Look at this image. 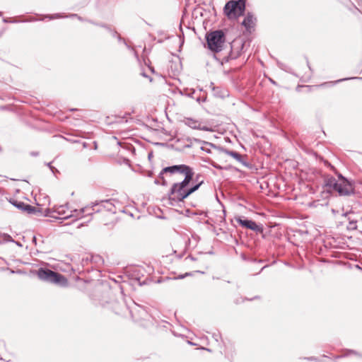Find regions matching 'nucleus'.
<instances>
[{
    "instance_id": "obj_1",
    "label": "nucleus",
    "mask_w": 362,
    "mask_h": 362,
    "mask_svg": "<svg viewBox=\"0 0 362 362\" xmlns=\"http://www.w3.org/2000/svg\"><path fill=\"white\" fill-rule=\"evenodd\" d=\"M167 173L170 175L182 174L185 175V178L182 182L173 184L170 189L166 201L171 206H175L179 202L183 201L189 194L197 191L203 183V181H201L194 186H189L190 181L193 178L194 171L192 168L186 165H176L163 168L159 175V179L161 181L157 179L155 182L158 185H166L167 181L165 179L164 175Z\"/></svg>"
},
{
    "instance_id": "obj_2",
    "label": "nucleus",
    "mask_w": 362,
    "mask_h": 362,
    "mask_svg": "<svg viewBox=\"0 0 362 362\" xmlns=\"http://www.w3.org/2000/svg\"><path fill=\"white\" fill-rule=\"evenodd\" d=\"M325 185L329 192H336L339 196H348L354 192V182L348 180L341 174H338L337 178L327 176L325 179Z\"/></svg>"
},
{
    "instance_id": "obj_3",
    "label": "nucleus",
    "mask_w": 362,
    "mask_h": 362,
    "mask_svg": "<svg viewBox=\"0 0 362 362\" xmlns=\"http://www.w3.org/2000/svg\"><path fill=\"white\" fill-rule=\"evenodd\" d=\"M204 47L214 53L216 60L219 61L215 54L221 52L224 48L226 40L225 32L221 29L210 31L206 33Z\"/></svg>"
},
{
    "instance_id": "obj_4",
    "label": "nucleus",
    "mask_w": 362,
    "mask_h": 362,
    "mask_svg": "<svg viewBox=\"0 0 362 362\" xmlns=\"http://www.w3.org/2000/svg\"><path fill=\"white\" fill-rule=\"evenodd\" d=\"M246 0H229L223 7V13L229 20H237L244 16Z\"/></svg>"
},
{
    "instance_id": "obj_5",
    "label": "nucleus",
    "mask_w": 362,
    "mask_h": 362,
    "mask_svg": "<svg viewBox=\"0 0 362 362\" xmlns=\"http://www.w3.org/2000/svg\"><path fill=\"white\" fill-rule=\"evenodd\" d=\"M93 209L92 207L87 206L80 210L70 211L68 206L61 205L56 208L55 212L59 215V218L67 219L68 218L74 217L76 219L83 218L85 216L91 215Z\"/></svg>"
},
{
    "instance_id": "obj_6",
    "label": "nucleus",
    "mask_w": 362,
    "mask_h": 362,
    "mask_svg": "<svg viewBox=\"0 0 362 362\" xmlns=\"http://www.w3.org/2000/svg\"><path fill=\"white\" fill-rule=\"evenodd\" d=\"M201 149L215 156L223 157L225 156H230L233 158H242L239 153L225 149L223 147L217 146L209 142H204V146H202Z\"/></svg>"
},
{
    "instance_id": "obj_7",
    "label": "nucleus",
    "mask_w": 362,
    "mask_h": 362,
    "mask_svg": "<svg viewBox=\"0 0 362 362\" xmlns=\"http://www.w3.org/2000/svg\"><path fill=\"white\" fill-rule=\"evenodd\" d=\"M37 276L43 281H49L51 283H60L64 280V276L49 269H40L37 271Z\"/></svg>"
},
{
    "instance_id": "obj_8",
    "label": "nucleus",
    "mask_w": 362,
    "mask_h": 362,
    "mask_svg": "<svg viewBox=\"0 0 362 362\" xmlns=\"http://www.w3.org/2000/svg\"><path fill=\"white\" fill-rule=\"evenodd\" d=\"M257 22V18L252 12H247L241 25L245 28L246 31L251 33Z\"/></svg>"
},
{
    "instance_id": "obj_9",
    "label": "nucleus",
    "mask_w": 362,
    "mask_h": 362,
    "mask_svg": "<svg viewBox=\"0 0 362 362\" xmlns=\"http://www.w3.org/2000/svg\"><path fill=\"white\" fill-rule=\"evenodd\" d=\"M76 18L78 21H81V22H87V20L86 18H84L80 16H78V14L76 13H70V14H68V15H64L62 13H54V14H46L43 16V18H42L41 20H44L45 18H47L49 20H54V19H59V18Z\"/></svg>"
},
{
    "instance_id": "obj_10",
    "label": "nucleus",
    "mask_w": 362,
    "mask_h": 362,
    "mask_svg": "<svg viewBox=\"0 0 362 362\" xmlns=\"http://www.w3.org/2000/svg\"><path fill=\"white\" fill-rule=\"evenodd\" d=\"M114 202H115L114 199L103 200L99 204H94L93 206H90L93 209V211H92V214L94 212H98L100 211V209H94V206H98V205H100V206H103L105 209H106L109 211L115 212L114 210H113V208L115 207V205L113 204Z\"/></svg>"
},
{
    "instance_id": "obj_11",
    "label": "nucleus",
    "mask_w": 362,
    "mask_h": 362,
    "mask_svg": "<svg viewBox=\"0 0 362 362\" xmlns=\"http://www.w3.org/2000/svg\"><path fill=\"white\" fill-rule=\"evenodd\" d=\"M210 88L213 91L214 95L216 98H224L228 96V92L226 89L220 86H216L213 82H211Z\"/></svg>"
},
{
    "instance_id": "obj_12",
    "label": "nucleus",
    "mask_w": 362,
    "mask_h": 362,
    "mask_svg": "<svg viewBox=\"0 0 362 362\" xmlns=\"http://www.w3.org/2000/svg\"><path fill=\"white\" fill-rule=\"evenodd\" d=\"M237 222L243 227L249 228L255 231H257L259 229V227L256 224V223L252 220L242 219L240 218H237Z\"/></svg>"
},
{
    "instance_id": "obj_13",
    "label": "nucleus",
    "mask_w": 362,
    "mask_h": 362,
    "mask_svg": "<svg viewBox=\"0 0 362 362\" xmlns=\"http://www.w3.org/2000/svg\"><path fill=\"white\" fill-rule=\"evenodd\" d=\"M355 79H358V80H361L362 81V77H346V78H340V79L336 80L334 81H329V82L323 83L320 84V86H334V85L339 83H341L342 81H349V80H355Z\"/></svg>"
},
{
    "instance_id": "obj_14",
    "label": "nucleus",
    "mask_w": 362,
    "mask_h": 362,
    "mask_svg": "<svg viewBox=\"0 0 362 362\" xmlns=\"http://www.w3.org/2000/svg\"><path fill=\"white\" fill-rule=\"evenodd\" d=\"M240 55V51H238L237 53L235 54L233 51V48L231 47L230 53L223 58L221 64H223V63H227L229 62L230 59H237Z\"/></svg>"
},
{
    "instance_id": "obj_15",
    "label": "nucleus",
    "mask_w": 362,
    "mask_h": 362,
    "mask_svg": "<svg viewBox=\"0 0 362 362\" xmlns=\"http://www.w3.org/2000/svg\"><path fill=\"white\" fill-rule=\"evenodd\" d=\"M13 204L14 206H16L17 208L21 209V210H23V211H28L29 212H31L33 211V208L28 205V204H25L23 202H15L13 203Z\"/></svg>"
},
{
    "instance_id": "obj_16",
    "label": "nucleus",
    "mask_w": 362,
    "mask_h": 362,
    "mask_svg": "<svg viewBox=\"0 0 362 362\" xmlns=\"http://www.w3.org/2000/svg\"><path fill=\"white\" fill-rule=\"evenodd\" d=\"M185 124L189 126V127L197 129L200 128V125L197 124L198 121L192 119V118H186Z\"/></svg>"
},
{
    "instance_id": "obj_17",
    "label": "nucleus",
    "mask_w": 362,
    "mask_h": 362,
    "mask_svg": "<svg viewBox=\"0 0 362 362\" xmlns=\"http://www.w3.org/2000/svg\"><path fill=\"white\" fill-rule=\"evenodd\" d=\"M196 93V90L194 89H189V88H184L182 90H180V94L182 95H186L189 98H194V94Z\"/></svg>"
},
{
    "instance_id": "obj_18",
    "label": "nucleus",
    "mask_w": 362,
    "mask_h": 362,
    "mask_svg": "<svg viewBox=\"0 0 362 362\" xmlns=\"http://www.w3.org/2000/svg\"><path fill=\"white\" fill-rule=\"evenodd\" d=\"M35 21V19L32 18V19H30L28 21ZM26 21H25V20L17 21L16 19L10 18H3V22L5 23H21V22L24 23Z\"/></svg>"
},
{
    "instance_id": "obj_19",
    "label": "nucleus",
    "mask_w": 362,
    "mask_h": 362,
    "mask_svg": "<svg viewBox=\"0 0 362 362\" xmlns=\"http://www.w3.org/2000/svg\"><path fill=\"white\" fill-rule=\"evenodd\" d=\"M87 22L90 23V24H93V25H97V26H99V27H101V28H105L107 30H110V27L105 24V23H96L92 20H87Z\"/></svg>"
},
{
    "instance_id": "obj_20",
    "label": "nucleus",
    "mask_w": 362,
    "mask_h": 362,
    "mask_svg": "<svg viewBox=\"0 0 362 362\" xmlns=\"http://www.w3.org/2000/svg\"><path fill=\"white\" fill-rule=\"evenodd\" d=\"M47 166L49 168L50 170L55 174L56 173H59L58 169L57 168L55 163V160H52L51 162L48 163Z\"/></svg>"
},
{
    "instance_id": "obj_21",
    "label": "nucleus",
    "mask_w": 362,
    "mask_h": 362,
    "mask_svg": "<svg viewBox=\"0 0 362 362\" xmlns=\"http://www.w3.org/2000/svg\"><path fill=\"white\" fill-rule=\"evenodd\" d=\"M117 40L119 42H122L124 43V45L128 48V49H130V46L127 44V42H126V40L122 38L121 37V35L119 34V35H117Z\"/></svg>"
},
{
    "instance_id": "obj_22",
    "label": "nucleus",
    "mask_w": 362,
    "mask_h": 362,
    "mask_svg": "<svg viewBox=\"0 0 362 362\" xmlns=\"http://www.w3.org/2000/svg\"><path fill=\"white\" fill-rule=\"evenodd\" d=\"M196 100L199 103H203V102H205L206 100V96H198L196 98Z\"/></svg>"
},
{
    "instance_id": "obj_23",
    "label": "nucleus",
    "mask_w": 362,
    "mask_h": 362,
    "mask_svg": "<svg viewBox=\"0 0 362 362\" xmlns=\"http://www.w3.org/2000/svg\"><path fill=\"white\" fill-rule=\"evenodd\" d=\"M108 31L111 33V35L113 37L117 38V35H119V34L117 33V32L116 30H112L111 28H110V30H108Z\"/></svg>"
},
{
    "instance_id": "obj_24",
    "label": "nucleus",
    "mask_w": 362,
    "mask_h": 362,
    "mask_svg": "<svg viewBox=\"0 0 362 362\" xmlns=\"http://www.w3.org/2000/svg\"><path fill=\"white\" fill-rule=\"evenodd\" d=\"M29 155L32 157H37L40 156V153L38 151H30Z\"/></svg>"
},
{
    "instance_id": "obj_25",
    "label": "nucleus",
    "mask_w": 362,
    "mask_h": 362,
    "mask_svg": "<svg viewBox=\"0 0 362 362\" xmlns=\"http://www.w3.org/2000/svg\"><path fill=\"white\" fill-rule=\"evenodd\" d=\"M240 161L242 162V163L244 165H246V166H249L250 165V160H245V159H243V160H239Z\"/></svg>"
},
{
    "instance_id": "obj_26",
    "label": "nucleus",
    "mask_w": 362,
    "mask_h": 362,
    "mask_svg": "<svg viewBox=\"0 0 362 362\" xmlns=\"http://www.w3.org/2000/svg\"><path fill=\"white\" fill-rule=\"evenodd\" d=\"M141 75L142 76L145 77V78H149V80H150V81H152V80H153V78H152L151 77L148 76L146 74V72H144V71H143V72L141 74Z\"/></svg>"
},
{
    "instance_id": "obj_27",
    "label": "nucleus",
    "mask_w": 362,
    "mask_h": 362,
    "mask_svg": "<svg viewBox=\"0 0 362 362\" xmlns=\"http://www.w3.org/2000/svg\"><path fill=\"white\" fill-rule=\"evenodd\" d=\"M199 129H201V130H204V131H209L210 129L208 127H206V126H204V127H200V128Z\"/></svg>"
},
{
    "instance_id": "obj_28",
    "label": "nucleus",
    "mask_w": 362,
    "mask_h": 362,
    "mask_svg": "<svg viewBox=\"0 0 362 362\" xmlns=\"http://www.w3.org/2000/svg\"><path fill=\"white\" fill-rule=\"evenodd\" d=\"M306 63H307V65H308V68H309L310 71H312L313 70H312V68H311V67H310V63H309V61H308V58H306Z\"/></svg>"
},
{
    "instance_id": "obj_29",
    "label": "nucleus",
    "mask_w": 362,
    "mask_h": 362,
    "mask_svg": "<svg viewBox=\"0 0 362 362\" xmlns=\"http://www.w3.org/2000/svg\"><path fill=\"white\" fill-rule=\"evenodd\" d=\"M153 158V152H149L147 156V158Z\"/></svg>"
},
{
    "instance_id": "obj_30",
    "label": "nucleus",
    "mask_w": 362,
    "mask_h": 362,
    "mask_svg": "<svg viewBox=\"0 0 362 362\" xmlns=\"http://www.w3.org/2000/svg\"><path fill=\"white\" fill-rule=\"evenodd\" d=\"M269 81H271L272 83L276 84V82L273 79L270 78Z\"/></svg>"
},
{
    "instance_id": "obj_31",
    "label": "nucleus",
    "mask_w": 362,
    "mask_h": 362,
    "mask_svg": "<svg viewBox=\"0 0 362 362\" xmlns=\"http://www.w3.org/2000/svg\"><path fill=\"white\" fill-rule=\"evenodd\" d=\"M130 114L129 113H125L124 116L123 117V118H124L127 115H129Z\"/></svg>"
},
{
    "instance_id": "obj_32",
    "label": "nucleus",
    "mask_w": 362,
    "mask_h": 362,
    "mask_svg": "<svg viewBox=\"0 0 362 362\" xmlns=\"http://www.w3.org/2000/svg\"><path fill=\"white\" fill-rule=\"evenodd\" d=\"M83 145L84 147H86V144L85 142L83 143Z\"/></svg>"
},
{
    "instance_id": "obj_33",
    "label": "nucleus",
    "mask_w": 362,
    "mask_h": 362,
    "mask_svg": "<svg viewBox=\"0 0 362 362\" xmlns=\"http://www.w3.org/2000/svg\"><path fill=\"white\" fill-rule=\"evenodd\" d=\"M316 158L322 159V158H322V157H321V156H320V157H317V156H316Z\"/></svg>"
},
{
    "instance_id": "obj_34",
    "label": "nucleus",
    "mask_w": 362,
    "mask_h": 362,
    "mask_svg": "<svg viewBox=\"0 0 362 362\" xmlns=\"http://www.w3.org/2000/svg\"><path fill=\"white\" fill-rule=\"evenodd\" d=\"M7 237H8V239H11L10 235H7Z\"/></svg>"
},
{
    "instance_id": "obj_35",
    "label": "nucleus",
    "mask_w": 362,
    "mask_h": 362,
    "mask_svg": "<svg viewBox=\"0 0 362 362\" xmlns=\"http://www.w3.org/2000/svg\"><path fill=\"white\" fill-rule=\"evenodd\" d=\"M279 67L281 69H284V67L282 66H279Z\"/></svg>"
},
{
    "instance_id": "obj_36",
    "label": "nucleus",
    "mask_w": 362,
    "mask_h": 362,
    "mask_svg": "<svg viewBox=\"0 0 362 362\" xmlns=\"http://www.w3.org/2000/svg\"><path fill=\"white\" fill-rule=\"evenodd\" d=\"M76 109H71L70 111H74Z\"/></svg>"
},
{
    "instance_id": "obj_37",
    "label": "nucleus",
    "mask_w": 362,
    "mask_h": 362,
    "mask_svg": "<svg viewBox=\"0 0 362 362\" xmlns=\"http://www.w3.org/2000/svg\"><path fill=\"white\" fill-rule=\"evenodd\" d=\"M287 72L291 73L289 70L285 69Z\"/></svg>"
},
{
    "instance_id": "obj_38",
    "label": "nucleus",
    "mask_w": 362,
    "mask_h": 362,
    "mask_svg": "<svg viewBox=\"0 0 362 362\" xmlns=\"http://www.w3.org/2000/svg\"><path fill=\"white\" fill-rule=\"evenodd\" d=\"M0 16H2V12L0 11Z\"/></svg>"
}]
</instances>
